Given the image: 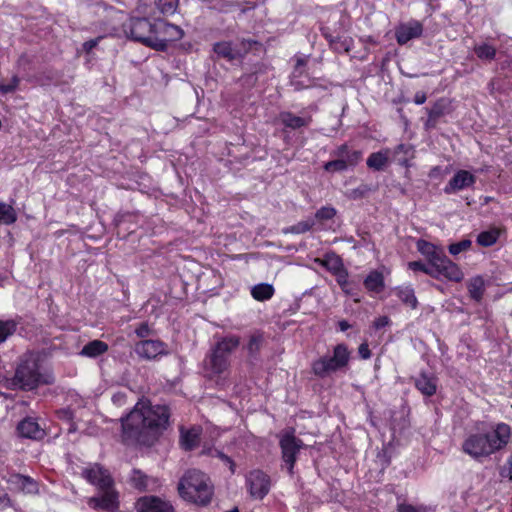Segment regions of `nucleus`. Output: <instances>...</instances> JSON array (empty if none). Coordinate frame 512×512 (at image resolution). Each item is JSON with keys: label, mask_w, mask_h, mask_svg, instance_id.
I'll return each mask as SVG.
<instances>
[{"label": "nucleus", "mask_w": 512, "mask_h": 512, "mask_svg": "<svg viewBox=\"0 0 512 512\" xmlns=\"http://www.w3.org/2000/svg\"><path fill=\"white\" fill-rule=\"evenodd\" d=\"M169 411L166 406H152L149 401L141 400L133 410L122 419V437L127 443L150 446L159 432L166 427Z\"/></svg>", "instance_id": "nucleus-1"}, {"label": "nucleus", "mask_w": 512, "mask_h": 512, "mask_svg": "<svg viewBox=\"0 0 512 512\" xmlns=\"http://www.w3.org/2000/svg\"><path fill=\"white\" fill-rule=\"evenodd\" d=\"M511 439V428L505 423L497 424L489 431L468 434L462 443V451L477 461L503 449Z\"/></svg>", "instance_id": "nucleus-2"}, {"label": "nucleus", "mask_w": 512, "mask_h": 512, "mask_svg": "<svg viewBox=\"0 0 512 512\" xmlns=\"http://www.w3.org/2000/svg\"><path fill=\"white\" fill-rule=\"evenodd\" d=\"M177 490L186 502L197 506H207L214 495V486L210 477L197 469H190L180 478Z\"/></svg>", "instance_id": "nucleus-3"}, {"label": "nucleus", "mask_w": 512, "mask_h": 512, "mask_svg": "<svg viewBox=\"0 0 512 512\" xmlns=\"http://www.w3.org/2000/svg\"><path fill=\"white\" fill-rule=\"evenodd\" d=\"M53 383V377L43 371L38 355L27 353L23 355L11 380V386L30 391L39 385Z\"/></svg>", "instance_id": "nucleus-4"}, {"label": "nucleus", "mask_w": 512, "mask_h": 512, "mask_svg": "<svg viewBox=\"0 0 512 512\" xmlns=\"http://www.w3.org/2000/svg\"><path fill=\"white\" fill-rule=\"evenodd\" d=\"M350 360V351L345 344H338L333 349L332 356H322L312 363L313 373L325 378L332 373L342 370L348 366Z\"/></svg>", "instance_id": "nucleus-5"}, {"label": "nucleus", "mask_w": 512, "mask_h": 512, "mask_svg": "<svg viewBox=\"0 0 512 512\" xmlns=\"http://www.w3.org/2000/svg\"><path fill=\"white\" fill-rule=\"evenodd\" d=\"M279 437L282 460L287 466L288 472L292 474L297 455L303 448L304 443L295 436V430L293 428L282 431Z\"/></svg>", "instance_id": "nucleus-6"}, {"label": "nucleus", "mask_w": 512, "mask_h": 512, "mask_svg": "<svg viewBox=\"0 0 512 512\" xmlns=\"http://www.w3.org/2000/svg\"><path fill=\"white\" fill-rule=\"evenodd\" d=\"M154 33L153 48L159 51H164L169 42L180 40L184 35L179 26L163 20L155 21Z\"/></svg>", "instance_id": "nucleus-7"}, {"label": "nucleus", "mask_w": 512, "mask_h": 512, "mask_svg": "<svg viewBox=\"0 0 512 512\" xmlns=\"http://www.w3.org/2000/svg\"><path fill=\"white\" fill-rule=\"evenodd\" d=\"M155 22L151 23L146 18H131L126 25V32L132 39L153 48Z\"/></svg>", "instance_id": "nucleus-8"}, {"label": "nucleus", "mask_w": 512, "mask_h": 512, "mask_svg": "<svg viewBox=\"0 0 512 512\" xmlns=\"http://www.w3.org/2000/svg\"><path fill=\"white\" fill-rule=\"evenodd\" d=\"M464 277L462 270L457 264L452 262L445 254L433 264V278L446 279L449 281L460 282Z\"/></svg>", "instance_id": "nucleus-9"}, {"label": "nucleus", "mask_w": 512, "mask_h": 512, "mask_svg": "<svg viewBox=\"0 0 512 512\" xmlns=\"http://www.w3.org/2000/svg\"><path fill=\"white\" fill-rule=\"evenodd\" d=\"M134 351L141 359L155 360L168 354V346L161 340L144 339L135 344Z\"/></svg>", "instance_id": "nucleus-10"}, {"label": "nucleus", "mask_w": 512, "mask_h": 512, "mask_svg": "<svg viewBox=\"0 0 512 512\" xmlns=\"http://www.w3.org/2000/svg\"><path fill=\"white\" fill-rule=\"evenodd\" d=\"M246 482L250 495L256 499H263L270 490V478L261 470L251 471Z\"/></svg>", "instance_id": "nucleus-11"}, {"label": "nucleus", "mask_w": 512, "mask_h": 512, "mask_svg": "<svg viewBox=\"0 0 512 512\" xmlns=\"http://www.w3.org/2000/svg\"><path fill=\"white\" fill-rule=\"evenodd\" d=\"M82 476L89 483L97 486L98 489H108L109 487L114 486V481L108 470L98 464H94L93 466L84 469Z\"/></svg>", "instance_id": "nucleus-12"}, {"label": "nucleus", "mask_w": 512, "mask_h": 512, "mask_svg": "<svg viewBox=\"0 0 512 512\" xmlns=\"http://www.w3.org/2000/svg\"><path fill=\"white\" fill-rule=\"evenodd\" d=\"M103 493L101 496H95L88 499V505L93 509L106 510L115 512L118 509V493L112 487L108 489H100Z\"/></svg>", "instance_id": "nucleus-13"}, {"label": "nucleus", "mask_w": 512, "mask_h": 512, "mask_svg": "<svg viewBox=\"0 0 512 512\" xmlns=\"http://www.w3.org/2000/svg\"><path fill=\"white\" fill-rule=\"evenodd\" d=\"M138 512H175L172 504L157 496H143L136 502Z\"/></svg>", "instance_id": "nucleus-14"}, {"label": "nucleus", "mask_w": 512, "mask_h": 512, "mask_svg": "<svg viewBox=\"0 0 512 512\" xmlns=\"http://www.w3.org/2000/svg\"><path fill=\"white\" fill-rule=\"evenodd\" d=\"M475 183V176L469 171L459 170L445 186L444 192L451 194L456 191L462 190L466 187L472 186Z\"/></svg>", "instance_id": "nucleus-15"}, {"label": "nucleus", "mask_w": 512, "mask_h": 512, "mask_svg": "<svg viewBox=\"0 0 512 512\" xmlns=\"http://www.w3.org/2000/svg\"><path fill=\"white\" fill-rule=\"evenodd\" d=\"M230 361L221 353L212 349L211 354L205 362V369L211 376L220 375L228 370Z\"/></svg>", "instance_id": "nucleus-16"}, {"label": "nucleus", "mask_w": 512, "mask_h": 512, "mask_svg": "<svg viewBox=\"0 0 512 512\" xmlns=\"http://www.w3.org/2000/svg\"><path fill=\"white\" fill-rule=\"evenodd\" d=\"M279 120L285 127L296 130L308 127L313 119L308 114L295 115L290 111H283L279 114Z\"/></svg>", "instance_id": "nucleus-17"}, {"label": "nucleus", "mask_w": 512, "mask_h": 512, "mask_svg": "<svg viewBox=\"0 0 512 512\" xmlns=\"http://www.w3.org/2000/svg\"><path fill=\"white\" fill-rule=\"evenodd\" d=\"M202 433V428L199 426H193L189 429H185L184 427L180 428V445L186 450L190 451L198 447L200 443V436Z\"/></svg>", "instance_id": "nucleus-18"}, {"label": "nucleus", "mask_w": 512, "mask_h": 512, "mask_svg": "<svg viewBox=\"0 0 512 512\" xmlns=\"http://www.w3.org/2000/svg\"><path fill=\"white\" fill-rule=\"evenodd\" d=\"M422 31V25L417 21L403 24L396 30L397 42L401 45L406 44L411 39L419 37Z\"/></svg>", "instance_id": "nucleus-19"}, {"label": "nucleus", "mask_w": 512, "mask_h": 512, "mask_svg": "<svg viewBox=\"0 0 512 512\" xmlns=\"http://www.w3.org/2000/svg\"><path fill=\"white\" fill-rule=\"evenodd\" d=\"M17 430L22 437L30 439H40L44 435V430L33 418L22 420L18 424Z\"/></svg>", "instance_id": "nucleus-20"}, {"label": "nucleus", "mask_w": 512, "mask_h": 512, "mask_svg": "<svg viewBox=\"0 0 512 512\" xmlns=\"http://www.w3.org/2000/svg\"><path fill=\"white\" fill-rule=\"evenodd\" d=\"M416 388L425 396H432L437 390V379L433 375L421 373L415 378Z\"/></svg>", "instance_id": "nucleus-21"}, {"label": "nucleus", "mask_w": 512, "mask_h": 512, "mask_svg": "<svg viewBox=\"0 0 512 512\" xmlns=\"http://www.w3.org/2000/svg\"><path fill=\"white\" fill-rule=\"evenodd\" d=\"M417 249L423 256L427 258L428 263L431 265L437 262L444 254L441 249L425 240H419L417 242Z\"/></svg>", "instance_id": "nucleus-22"}, {"label": "nucleus", "mask_w": 512, "mask_h": 512, "mask_svg": "<svg viewBox=\"0 0 512 512\" xmlns=\"http://www.w3.org/2000/svg\"><path fill=\"white\" fill-rule=\"evenodd\" d=\"M240 344V339L237 336H228L219 340L213 349L217 353L223 354V356L229 359L230 354L237 349Z\"/></svg>", "instance_id": "nucleus-23"}, {"label": "nucleus", "mask_w": 512, "mask_h": 512, "mask_svg": "<svg viewBox=\"0 0 512 512\" xmlns=\"http://www.w3.org/2000/svg\"><path fill=\"white\" fill-rule=\"evenodd\" d=\"M108 351V345L107 343L101 341V340H93L88 342L82 350L80 351V355L89 357V358H95L98 357L105 352Z\"/></svg>", "instance_id": "nucleus-24"}, {"label": "nucleus", "mask_w": 512, "mask_h": 512, "mask_svg": "<svg viewBox=\"0 0 512 512\" xmlns=\"http://www.w3.org/2000/svg\"><path fill=\"white\" fill-rule=\"evenodd\" d=\"M10 481L26 493L35 494L38 492L37 482L28 476L14 474L11 476Z\"/></svg>", "instance_id": "nucleus-25"}, {"label": "nucleus", "mask_w": 512, "mask_h": 512, "mask_svg": "<svg viewBox=\"0 0 512 512\" xmlns=\"http://www.w3.org/2000/svg\"><path fill=\"white\" fill-rule=\"evenodd\" d=\"M390 150L385 149L379 152L372 153L367 158V166L373 170L380 171L388 164Z\"/></svg>", "instance_id": "nucleus-26"}, {"label": "nucleus", "mask_w": 512, "mask_h": 512, "mask_svg": "<svg viewBox=\"0 0 512 512\" xmlns=\"http://www.w3.org/2000/svg\"><path fill=\"white\" fill-rule=\"evenodd\" d=\"M322 266H324L331 273L338 274V272L344 269L341 258L335 253H328L323 259H316Z\"/></svg>", "instance_id": "nucleus-27"}, {"label": "nucleus", "mask_w": 512, "mask_h": 512, "mask_svg": "<svg viewBox=\"0 0 512 512\" xmlns=\"http://www.w3.org/2000/svg\"><path fill=\"white\" fill-rule=\"evenodd\" d=\"M364 286L371 292H381L385 286L383 274L376 270L370 272L364 280Z\"/></svg>", "instance_id": "nucleus-28"}, {"label": "nucleus", "mask_w": 512, "mask_h": 512, "mask_svg": "<svg viewBox=\"0 0 512 512\" xmlns=\"http://www.w3.org/2000/svg\"><path fill=\"white\" fill-rule=\"evenodd\" d=\"M214 52L227 60H234L240 53L233 48L232 43L228 41L217 42L213 46Z\"/></svg>", "instance_id": "nucleus-29"}, {"label": "nucleus", "mask_w": 512, "mask_h": 512, "mask_svg": "<svg viewBox=\"0 0 512 512\" xmlns=\"http://www.w3.org/2000/svg\"><path fill=\"white\" fill-rule=\"evenodd\" d=\"M274 287L268 283H260L252 287L251 295L257 301H266L273 297Z\"/></svg>", "instance_id": "nucleus-30"}, {"label": "nucleus", "mask_w": 512, "mask_h": 512, "mask_svg": "<svg viewBox=\"0 0 512 512\" xmlns=\"http://www.w3.org/2000/svg\"><path fill=\"white\" fill-rule=\"evenodd\" d=\"M397 297L401 300V302L412 309H415L418 305L417 298L415 296L414 290L411 287H398L395 290Z\"/></svg>", "instance_id": "nucleus-31"}, {"label": "nucleus", "mask_w": 512, "mask_h": 512, "mask_svg": "<svg viewBox=\"0 0 512 512\" xmlns=\"http://www.w3.org/2000/svg\"><path fill=\"white\" fill-rule=\"evenodd\" d=\"M485 283L481 276H476L470 279L468 283V291L470 297L479 302L484 294Z\"/></svg>", "instance_id": "nucleus-32"}, {"label": "nucleus", "mask_w": 512, "mask_h": 512, "mask_svg": "<svg viewBox=\"0 0 512 512\" xmlns=\"http://www.w3.org/2000/svg\"><path fill=\"white\" fill-rule=\"evenodd\" d=\"M149 481V477L138 469H134L129 478L131 486L139 491L146 490L148 488Z\"/></svg>", "instance_id": "nucleus-33"}, {"label": "nucleus", "mask_w": 512, "mask_h": 512, "mask_svg": "<svg viewBox=\"0 0 512 512\" xmlns=\"http://www.w3.org/2000/svg\"><path fill=\"white\" fill-rule=\"evenodd\" d=\"M17 220V213L12 205L0 202V224L11 225Z\"/></svg>", "instance_id": "nucleus-34"}, {"label": "nucleus", "mask_w": 512, "mask_h": 512, "mask_svg": "<svg viewBox=\"0 0 512 512\" xmlns=\"http://www.w3.org/2000/svg\"><path fill=\"white\" fill-rule=\"evenodd\" d=\"M315 225V220L313 218H308L306 220L300 221L297 224L290 226L285 229V233H293V234H302L310 231Z\"/></svg>", "instance_id": "nucleus-35"}, {"label": "nucleus", "mask_w": 512, "mask_h": 512, "mask_svg": "<svg viewBox=\"0 0 512 512\" xmlns=\"http://www.w3.org/2000/svg\"><path fill=\"white\" fill-rule=\"evenodd\" d=\"M474 51L477 57L482 60H493L496 56V49L489 44L475 46Z\"/></svg>", "instance_id": "nucleus-36"}, {"label": "nucleus", "mask_w": 512, "mask_h": 512, "mask_svg": "<svg viewBox=\"0 0 512 512\" xmlns=\"http://www.w3.org/2000/svg\"><path fill=\"white\" fill-rule=\"evenodd\" d=\"M178 0H157L158 10L164 15H172L178 8Z\"/></svg>", "instance_id": "nucleus-37"}, {"label": "nucleus", "mask_w": 512, "mask_h": 512, "mask_svg": "<svg viewBox=\"0 0 512 512\" xmlns=\"http://www.w3.org/2000/svg\"><path fill=\"white\" fill-rule=\"evenodd\" d=\"M17 324L13 320L0 321V344L15 333Z\"/></svg>", "instance_id": "nucleus-38"}, {"label": "nucleus", "mask_w": 512, "mask_h": 512, "mask_svg": "<svg viewBox=\"0 0 512 512\" xmlns=\"http://www.w3.org/2000/svg\"><path fill=\"white\" fill-rule=\"evenodd\" d=\"M336 215V209L332 206H324L315 213V219L319 221L330 220Z\"/></svg>", "instance_id": "nucleus-39"}, {"label": "nucleus", "mask_w": 512, "mask_h": 512, "mask_svg": "<svg viewBox=\"0 0 512 512\" xmlns=\"http://www.w3.org/2000/svg\"><path fill=\"white\" fill-rule=\"evenodd\" d=\"M324 169L328 172L344 171L347 169L346 160L339 158L329 161L324 165Z\"/></svg>", "instance_id": "nucleus-40"}, {"label": "nucleus", "mask_w": 512, "mask_h": 512, "mask_svg": "<svg viewBox=\"0 0 512 512\" xmlns=\"http://www.w3.org/2000/svg\"><path fill=\"white\" fill-rule=\"evenodd\" d=\"M408 268L413 271H421L431 277H433V265L424 264L421 261H412L408 263Z\"/></svg>", "instance_id": "nucleus-41"}, {"label": "nucleus", "mask_w": 512, "mask_h": 512, "mask_svg": "<svg viewBox=\"0 0 512 512\" xmlns=\"http://www.w3.org/2000/svg\"><path fill=\"white\" fill-rule=\"evenodd\" d=\"M497 241V236L493 232H482L478 235L477 242L484 247L493 245Z\"/></svg>", "instance_id": "nucleus-42"}, {"label": "nucleus", "mask_w": 512, "mask_h": 512, "mask_svg": "<svg viewBox=\"0 0 512 512\" xmlns=\"http://www.w3.org/2000/svg\"><path fill=\"white\" fill-rule=\"evenodd\" d=\"M472 242L470 240H462L458 243H453L449 246V252L452 254V255H457L463 251H466L470 248Z\"/></svg>", "instance_id": "nucleus-43"}, {"label": "nucleus", "mask_w": 512, "mask_h": 512, "mask_svg": "<svg viewBox=\"0 0 512 512\" xmlns=\"http://www.w3.org/2000/svg\"><path fill=\"white\" fill-rule=\"evenodd\" d=\"M397 512H427V508L424 506L400 503L397 505Z\"/></svg>", "instance_id": "nucleus-44"}, {"label": "nucleus", "mask_w": 512, "mask_h": 512, "mask_svg": "<svg viewBox=\"0 0 512 512\" xmlns=\"http://www.w3.org/2000/svg\"><path fill=\"white\" fill-rule=\"evenodd\" d=\"M362 158V153L360 151H357V150H354V151H349L346 155V157L344 158L346 160V165H347V168L349 166H355L359 163V161L361 160Z\"/></svg>", "instance_id": "nucleus-45"}, {"label": "nucleus", "mask_w": 512, "mask_h": 512, "mask_svg": "<svg viewBox=\"0 0 512 512\" xmlns=\"http://www.w3.org/2000/svg\"><path fill=\"white\" fill-rule=\"evenodd\" d=\"M262 343V336L261 335H253L248 343V351L250 354H254L260 350Z\"/></svg>", "instance_id": "nucleus-46"}, {"label": "nucleus", "mask_w": 512, "mask_h": 512, "mask_svg": "<svg viewBox=\"0 0 512 512\" xmlns=\"http://www.w3.org/2000/svg\"><path fill=\"white\" fill-rule=\"evenodd\" d=\"M337 283L340 285L343 291L348 293V272L344 268L342 271L338 272V274H335Z\"/></svg>", "instance_id": "nucleus-47"}, {"label": "nucleus", "mask_w": 512, "mask_h": 512, "mask_svg": "<svg viewBox=\"0 0 512 512\" xmlns=\"http://www.w3.org/2000/svg\"><path fill=\"white\" fill-rule=\"evenodd\" d=\"M19 83V79L17 77H13L8 83H0V92L3 94L13 92Z\"/></svg>", "instance_id": "nucleus-48"}, {"label": "nucleus", "mask_w": 512, "mask_h": 512, "mask_svg": "<svg viewBox=\"0 0 512 512\" xmlns=\"http://www.w3.org/2000/svg\"><path fill=\"white\" fill-rule=\"evenodd\" d=\"M135 334L137 335V337L144 339L148 336H151L153 334V330L150 328V326L146 322H144V323H141L135 329Z\"/></svg>", "instance_id": "nucleus-49"}, {"label": "nucleus", "mask_w": 512, "mask_h": 512, "mask_svg": "<svg viewBox=\"0 0 512 512\" xmlns=\"http://www.w3.org/2000/svg\"><path fill=\"white\" fill-rule=\"evenodd\" d=\"M500 476L502 478H508L509 480H512V455L508 458L507 462L501 468Z\"/></svg>", "instance_id": "nucleus-50"}, {"label": "nucleus", "mask_w": 512, "mask_h": 512, "mask_svg": "<svg viewBox=\"0 0 512 512\" xmlns=\"http://www.w3.org/2000/svg\"><path fill=\"white\" fill-rule=\"evenodd\" d=\"M232 4L225 2L224 0H210V7L214 9H218L221 12L229 11Z\"/></svg>", "instance_id": "nucleus-51"}, {"label": "nucleus", "mask_w": 512, "mask_h": 512, "mask_svg": "<svg viewBox=\"0 0 512 512\" xmlns=\"http://www.w3.org/2000/svg\"><path fill=\"white\" fill-rule=\"evenodd\" d=\"M428 114L432 116V118L439 119L443 114V106L440 103H436L431 109L428 110Z\"/></svg>", "instance_id": "nucleus-52"}, {"label": "nucleus", "mask_w": 512, "mask_h": 512, "mask_svg": "<svg viewBox=\"0 0 512 512\" xmlns=\"http://www.w3.org/2000/svg\"><path fill=\"white\" fill-rule=\"evenodd\" d=\"M307 61L305 58H297L296 60V66L294 70V77H300L303 74V71L301 70L302 67L306 65Z\"/></svg>", "instance_id": "nucleus-53"}, {"label": "nucleus", "mask_w": 512, "mask_h": 512, "mask_svg": "<svg viewBox=\"0 0 512 512\" xmlns=\"http://www.w3.org/2000/svg\"><path fill=\"white\" fill-rule=\"evenodd\" d=\"M101 37H98V38H95V39H91L89 41H86L84 44H83V50L86 52V53H89L93 48H95L99 41H100Z\"/></svg>", "instance_id": "nucleus-54"}, {"label": "nucleus", "mask_w": 512, "mask_h": 512, "mask_svg": "<svg viewBox=\"0 0 512 512\" xmlns=\"http://www.w3.org/2000/svg\"><path fill=\"white\" fill-rule=\"evenodd\" d=\"M58 417L60 419H63V420H66V421H71L73 419V412L68 409V408H65V409H61L59 410L58 412Z\"/></svg>", "instance_id": "nucleus-55"}, {"label": "nucleus", "mask_w": 512, "mask_h": 512, "mask_svg": "<svg viewBox=\"0 0 512 512\" xmlns=\"http://www.w3.org/2000/svg\"><path fill=\"white\" fill-rule=\"evenodd\" d=\"M219 457L220 459L229 466V470L231 471V473H234L235 472V463L234 461L227 455L223 454V453H220L219 454Z\"/></svg>", "instance_id": "nucleus-56"}, {"label": "nucleus", "mask_w": 512, "mask_h": 512, "mask_svg": "<svg viewBox=\"0 0 512 512\" xmlns=\"http://www.w3.org/2000/svg\"><path fill=\"white\" fill-rule=\"evenodd\" d=\"M389 322H390V320L387 316H381L374 321L373 325L376 329H381V328L387 326L389 324Z\"/></svg>", "instance_id": "nucleus-57"}, {"label": "nucleus", "mask_w": 512, "mask_h": 512, "mask_svg": "<svg viewBox=\"0 0 512 512\" xmlns=\"http://www.w3.org/2000/svg\"><path fill=\"white\" fill-rule=\"evenodd\" d=\"M358 352L363 359H368L371 355L368 345L366 343H362L359 346Z\"/></svg>", "instance_id": "nucleus-58"}, {"label": "nucleus", "mask_w": 512, "mask_h": 512, "mask_svg": "<svg viewBox=\"0 0 512 512\" xmlns=\"http://www.w3.org/2000/svg\"><path fill=\"white\" fill-rule=\"evenodd\" d=\"M296 78H297V77H294V76H293V78H292V80H291V85L294 87V89H295V90L300 91V90H302V89H305V88H308V87H309V85H305V84H303L301 81L296 80Z\"/></svg>", "instance_id": "nucleus-59"}, {"label": "nucleus", "mask_w": 512, "mask_h": 512, "mask_svg": "<svg viewBox=\"0 0 512 512\" xmlns=\"http://www.w3.org/2000/svg\"><path fill=\"white\" fill-rule=\"evenodd\" d=\"M426 99H427V97L424 92H417L414 96V102L417 105H421V104L425 103Z\"/></svg>", "instance_id": "nucleus-60"}, {"label": "nucleus", "mask_w": 512, "mask_h": 512, "mask_svg": "<svg viewBox=\"0 0 512 512\" xmlns=\"http://www.w3.org/2000/svg\"><path fill=\"white\" fill-rule=\"evenodd\" d=\"M348 148L346 145H342L340 146L338 149H337V152H336V155L339 157V158H345L347 153H348Z\"/></svg>", "instance_id": "nucleus-61"}, {"label": "nucleus", "mask_w": 512, "mask_h": 512, "mask_svg": "<svg viewBox=\"0 0 512 512\" xmlns=\"http://www.w3.org/2000/svg\"><path fill=\"white\" fill-rule=\"evenodd\" d=\"M437 120V118H432V116L428 114V119L425 122V127L427 129L435 127Z\"/></svg>", "instance_id": "nucleus-62"}, {"label": "nucleus", "mask_w": 512, "mask_h": 512, "mask_svg": "<svg viewBox=\"0 0 512 512\" xmlns=\"http://www.w3.org/2000/svg\"><path fill=\"white\" fill-rule=\"evenodd\" d=\"M252 43H254V42L251 40H242L241 45H242L243 50L245 52H247L250 49Z\"/></svg>", "instance_id": "nucleus-63"}, {"label": "nucleus", "mask_w": 512, "mask_h": 512, "mask_svg": "<svg viewBox=\"0 0 512 512\" xmlns=\"http://www.w3.org/2000/svg\"><path fill=\"white\" fill-rule=\"evenodd\" d=\"M339 328L341 331H346L350 328V324L347 321L342 320L339 322Z\"/></svg>", "instance_id": "nucleus-64"}]
</instances>
